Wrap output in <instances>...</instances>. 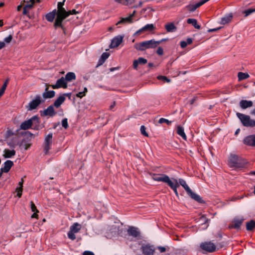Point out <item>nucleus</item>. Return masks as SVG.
<instances>
[{
	"mask_svg": "<svg viewBox=\"0 0 255 255\" xmlns=\"http://www.w3.org/2000/svg\"><path fill=\"white\" fill-rule=\"evenodd\" d=\"M232 17L233 16L232 14H229L225 16L224 17L221 18V23L222 24H225L226 23H228L231 20Z\"/></svg>",
	"mask_w": 255,
	"mask_h": 255,
	"instance_id": "32",
	"label": "nucleus"
},
{
	"mask_svg": "<svg viewBox=\"0 0 255 255\" xmlns=\"http://www.w3.org/2000/svg\"><path fill=\"white\" fill-rule=\"evenodd\" d=\"M62 127L66 129L68 127V120L67 119L65 118L62 120Z\"/></svg>",
	"mask_w": 255,
	"mask_h": 255,
	"instance_id": "43",
	"label": "nucleus"
},
{
	"mask_svg": "<svg viewBox=\"0 0 255 255\" xmlns=\"http://www.w3.org/2000/svg\"><path fill=\"white\" fill-rule=\"evenodd\" d=\"M39 1V0H29L24 7L29 10L32 7L33 5L35 2Z\"/></svg>",
	"mask_w": 255,
	"mask_h": 255,
	"instance_id": "35",
	"label": "nucleus"
},
{
	"mask_svg": "<svg viewBox=\"0 0 255 255\" xmlns=\"http://www.w3.org/2000/svg\"><path fill=\"white\" fill-rule=\"evenodd\" d=\"M55 13H56V10H54L53 11L50 12L48 13H47L46 15V19L50 22L53 21L54 20L55 16Z\"/></svg>",
	"mask_w": 255,
	"mask_h": 255,
	"instance_id": "29",
	"label": "nucleus"
},
{
	"mask_svg": "<svg viewBox=\"0 0 255 255\" xmlns=\"http://www.w3.org/2000/svg\"><path fill=\"white\" fill-rule=\"evenodd\" d=\"M51 144H52L44 143V152L45 154H47L48 153L49 150L51 148Z\"/></svg>",
	"mask_w": 255,
	"mask_h": 255,
	"instance_id": "40",
	"label": "nucleus"
},
{
	"mask_svg": "<svg viewBox=\"0 0 255 255\" xmlns=\"http://www.w3.org/2000/svg\"><path fill=\"white\" fill-rule=\"evenodd\" d=\"M157 249L161 253H164L166 251V248L164 247L159 246L157 247Z\"/></svg>",
	"mask_w": 255,
	"mask_h": 255,
	"instance_id": "54",
	"label": "nucleus"
},
{
	"mask_svg": "<svg viewBox=\"0 0 255 255\" xmlns=\"http://www.w3.org/2000/svg\"><path fill=\"white\" fill-rule=\"evenodd\" d=\"M5 46L4 42L0 41V49H2Z\"/></svg>",
	"mask_w": 255,
	"mask_h": 255,
	"instance_id": "62",
	"label": "nucleus"
},
{
	"mask_svg": "<svg viewBox=\"0 0 255 255\" xmlns=\"http://www.w3.org/2000/svg\"><path fill=\"white\" fill-rule=\"evenodd\" d=\"M13 165V162L11 160H7L4 162L3 166L1 168L0 170L2 172L7 173L9 171Z\"/></svg>",
	"mask_w": 255,
	"mask_h": 255,
	"instance_id": "17",
	"label": "nucleus"
},
{
	"mask_svg": "<svg viewBox=\"0 0 255 255\" xmlns=\"http://www.w3.org/2000/svg\"><path fill=\"white\" fill-rule=\"evenodd\" d=\"M200 247L202 250L208 253H213L216 250V245L211 241L202 243Z\"/></svg>",
	"mask_w": 255,
	"mask_h": 255,
	"instance_id": "9",
	"label": "nucleus"
},
{
	"mask_svg": "<svg viewBox=\"0 0 255 255\" xmlns=\"http://www.w3.org/2000/svg\"><path fill=\"white\" fill-rule=\"evenodd\" d=\"M55 92L53 90L48 91V88L45 89V91L43 93L42 97L44 99L52 98L55 96Z\"/></svg>",
	"mask_w": 255,
	"mask_h": 255,
	"instance_id": "20",
	"label": "nucleus"
},
{
	"mask_svg": "<svg viewBox=\"0 0 255 255\" xmlns=\"http://www.w3.org/2000/svg\"><path fill=\"white\" fill-rule=\"evenodd\" d=\"M144 32H145V31L143 29V28L142 27L140 29H139V30H138L137 31H136L133 34V36L139 35L140 34L144 33Z\"/></svg>",
	"mask_w": 255,
	"mask_h": 255,
	"instance_id": "45",
	"label": "nucleus"
},
{
	"mask_svg": "<svg viewBox=\"0 0 255 255\" xmlns=\"http://www.w3.org/2000/svg\"><path fill=\"white\" fill-rule=\"evenodd\" d=\"M16 191H17V196L19 198H20L21 196V195H22V188H21V187L17 188Z\"/></svg>",
	"mask_w": 255,
	"mask_h": 255,
	"instance_id": "49",
	"label": "nucleus"
},
{
	"mask_svg": "<svg viewBox=\"0 0 255 255\" xmlns=\"http://www.w3.org/2000/svg\"><path fill=\"white\" fill-rule=\"evenodd\" d=\"M221 28V27H218V28H212V29H209L208 31V32H215V31H218L219 30H220V29Z\"/></svg>",
	"mask_w": 255,
	"mask_h": 255,
	"instance_id": "55",
	"label": "nucleus"
},
{
	"mask_svg": "<svg viewBox=\"0 0 255 255\" xmlns=\"http://www.w3.org/2000/svg\"><path fill=\"white\" fill-rule=\"evenodd\" d=\"M244 143L249 146H255V134L250 135L245 138Z\"/></svg>",
	"mask_w": 255,
	"mask_h": 255,
	"instance_id": "18",
	"label": "nucleus"
},
{
	"mask_svg": "<svg viewBox=\"0 0 255 255\" xmlns=\"http://www.w3.org/2000/svg\"><path fill=\"white\" fill-rule=\"evenodd\" d=\"M65 0L62 2L58 3V11L56 18L55 21V26H61L63 20L69 16L68 13L67 12L65 8L63 7L64 4Z\"/></svg>",
	"mask_w": 255,
	"mask_h": 255,
	"instance_id": "4",
	"label": "nucleus"
},
{
	"mask_svg": "<svg viewBox=\"0 0 255 255\" xmlns=\"http://www.w3.org/2000/svg\"><path fill=\"white\" fill-rule=\"evenodd\" d=\"M52 133H48L45 137L44 143L52 144Z\"/></svg>",
	"mask_w": 255,
	"mask_h": 255,
	"instance_id": "36",
	"label": "nucleus"
},
{
	"mask_svg": "<svg viewBox=\"0 0 255 255\" xmlns=\"http://www.w3.org/2000/svg\"><path fill=\"white\" fill-rule=\"evenodd\" d=\"M116 105V102H114L110 106V110H113Z\"/></svg>",
	"mask_w": 255,
	"mask_h": 255,
	"instance_id": "63",
	"label": "nucleus"
},
{
	"mask_svg": "<svg viewBox=\"0 0 255 255\" xmlns=\"http://www.w3.org/2000/svg\"><path fill=\"white\" fill-rule=\"evenodd\" d=\"M67 12L68 13L69 15L70 14H76V13H78V12L76 11L75 9H73L72 11L70 10L69 11H67Z\"/></svg>",
	"mask_w": 255,
	"mask_h": 255,
	"instance_id": "59",
	"label": "nucleus"
},
{
	"mask_svg": "<svg viewBox=\"0 0 255 255\" xmlns=\"http://www.w3.org/2000/svg\"><path fill=\"white\" fill-rule=\"evenodd\" d=\"M187 46V43H186L185 41H181L180 42V46L182 48H185Z\"/></svg>",
	"mask_w": 255,
	"mask_h": 255,
	"instance_id": "53",
	"label": "nucleus"
},
{
	"mask_svg": "<svg viewBox=\"0 0 255 255\" xmlns=\"http://www.w3.org/2000/svg\"><path fill=\"white\" fill-rule=\"evenodd\" d=\"M30 207H31V211L33 212H38V211L37 210L35 205L32 202H30Z\"/></svg>",
	"mask_w": 255,
	"mask_h": 255,
	"instance_id": "47",
	"label": "nucleus"
},
{
	"mask_svg": "<svg viewBox=\"0 0 255 255\" xmlns=\"http://www.w3.org/2000/svg\"><path fill=\"white\" fill-rule=\"evenodd\" d=\"M157 79L163 81L164 82L169 83L171 81L170 79L165 76H159L157 77Z\"/></svg>",
	"mask_w": 255,
	"mask_h": 255,
	"instance_id": "39",
	"label": "nucleus"
},
{
	"mask_svg": "<svg viewBox=\"0 0 255 255\" xmlns=\"http://www.w3.org/2000/svg\"><path fill=\"white\" fill-rule=\"evenodd\" d=\"M158 123L161 124L166 123L167 125H170L172 123V122L168 120L167 119L162 118L159 120Z\"/></svg>",
	"mask_w": 255,
	"mask_h": 255,
	"instance_id": "41",
	"label": "nucleus"
},
{
	"mask_svg": "<svg viewBox=\"0 0 255 255\" xmlns=\"http://www.w3.org/2000/svg\"><path fill=\"white\" fill-rule=\"evenodd\" d=\"M142 28L145 32H150L155 29V27L153 24H147L144 26L142 27Z\"/></svg>",
	"mask_w": 255,
	"mask_h": 255,
	"instance_id": "33",
	"label": "nucleus"
},
{
	"mask_svg": "<svg viewBox=\"0 0 255 255\" xmlns=\"http://www.w3.org/2000/svg\"><path fill=\"white\" fill-rule=\"evenodd\" d=\"M140 132H141L142 134H143V135H144L145 136H148V133L145 131L146 128H145V127L144 126H141L140 127Z\"/></svg>",
	"mask_w": 255,
	"mask_h": 255,
	"instance_id": "44",
	"label": "nucleus"
},
{
	"mask_svg": "<svg viewBox=\"0 0 255 255\" xmlns=\"http://www.w3.org/2000/svg\"><path fill=\"white\" fill-rule=\"evenodd\" d=\"M253 103L251 101H247L245 100H242L240 102V106L243 109H246L248 108L252 107Z\"/></svg>",
	"mask_w": 255,
	"mask_h": 255,
	"instance_id": "19",
	"label": "nucleus"
},
{
	"mask_svg": "<svg viewBox=\"0 0 255 255\" xmlns=\"http://www.w3.org/2000/svg\"><path fill=\"white\" fill-rule=\"evenodd\" d=\"M44 102V100L42 99L40 95L35 96L34 99L30 101L28 105L26 106L27 111H32L36 109L37 107Z\"/></svg>",
	"mask_w": 255,
	"mask_h": 255,
	"instance_id": "8",
	"label": "nucleus"
},
{
	"mask_svg": "<svg viewBox=\"0 0 255 255\" xmlns=\"http://www.w3.org/2000/svg\"><path fill=\"white\" fill-rule=\"evenodd\" d=\"M136 60L138 62V64L141 65L145 64L147 62V60L142 57H139L137 59H136Z\"/></svg>",
	"mask_w": 255,
	"mask_h": 255,
	"instance_id": "42",
	"label": "nucleus"
},
{
	"mask_svg": "<svg viewBox=\"0 0 255 255\" xmlns=\"http://www.w3.org/2000/svg\"><path fill=\"white\" fill-rule=\"evenodd\" d=\"M110 54L109 53L104 52L99 60L98 66L102 65L105 62L106 60L108 58Z\"/></svg>",
	"mask_w": 255,
	"mask_h": 255,
	"instance_id": "24",
	"label": "nucleus"
},
{
	"mask_svg": "<svg viewBox=\"0 0 255 255\" xmlns=\"http://www.w3.org/2000/svg\"><path fill=\"white\" fill-rule=\"evenodd\" d=\"M255 227V221L253 220L247 222L246 224V229L247 231H252Z\"/></svg>",
	"mask_w": 255,
	"mask_h": 255,
	"instance_id": "31",
	"label": "nucleus"
},
{
	"mask_svg": "<svg viewBox=\"0 0 255 255\" xmlns=\"http://www.w3.org/2000/svg\"><path fill=\"white\" fill-rule=\"evenodd\" d=\"M39 123V118L37 116H34L30 119L22 122L20 128L21 129L26 130L31 128L32 125H37Z\"/></svg>",
	"mask_w": 255,
	"mask_h": 255,
	"instance_id": "7",
	"label": "nucleus"
},
{
	"mask_svg": "<svg viewBox=\"0 0 255 255\" xmlns=\"http://www.w3.org/2000/svg\"><path fill=\"white\" fill-rule=\"evenodd\" d=\"M250 114L252 115H254L255 116V109L252 110L251 112H250Z\"/></svg>",
	"mask_w": 255,
	"mask_h": 255,
	"instance_id": "64",
	"label": "nucleus"
},
{
	"mask_svg": "<svg viewBox=\"0 0 255 255\" xmlns=\"http://www.w3.org/2000/svg\"><path fill=\"white\" fill-rule=\"evenodd\" d=\"M176 132L179 135L181 136L183 139H187V136L184 132V128L182 127L178 126L177 127Z\"/></svg>",
	"mask_w": 255,
	"mask_h": 255,
	"instance_id": "22",
	"label": "nucleus"
},
{
	"mask_svg": "<svg viewBox=\"0 0 255 255\" xmlns=\"http://www.w3.org/2000/svg\"><path fill=\"white\" fill-rule=\"evenodd\" d=\"M254 12H255V8H249L245 10L243 13L245 14V16L247 17Z\"/></svg>",
	"mask_w": 255,
	"mask_h": 255,
	"instance_id": "38",
	"label": "nucleus"
},
{
	"mask_svg": "<svg viewBox=\"0 0 255 255\" xmlns=\"http://www.w3.org/2000/svg\"><path fill=\"white\" fill-rule=\"evenodd\" d=\"M140 250L144 255H153L155 251V248L153 245L147 244L143 245L141 247Z\"/></svg>",
	"mask_w": 255,
	"mask_h": 255,
	"instance_id": "10",
	"label": "nucleus"
},
{
	"mask_svg": "<svg viewBox=\"0 0 255 255\" xmlns=\"http://www.w3.org/2000/svg\"><path fill=\"white\" fill-rule=\"evenodd\" d=\"M12 38V36L11 35H9L7 37L4 38L3 41L5 43H9Z\"/></svg>",
	"mask_w": 255,
	"mask_h": 255,
	"instance_id": "46",
	"label": "nucleus"
},
{
	"mask_svg": "<svg viewBox=\"0 0 255 255\" xmlns=\"http://www.w3.org/2000/svg\"><path fill=\"white\" fill-rule=\"evenodd\" d=\"M151 178L156 181L163 182L166 183L170 188H175L177 189L180 184H179V179L172 178L171 179L169 177L164 174L150 173Z\"/></svg>",
	"mask_w": 255,
	"mask_h": 255,
	"instance_id": "1",
	"label": "nucleus"
},
{
	"mask_svg": "<svg viewBox=\"0 0 255 255\" xmlns=\"http://www.w3.org/2000/svg\"><path fill=\"white\" fill-rule=\"evenodd\" d=\"M236 116L244 127L247 128L255 127V120L252 119L250 116L238 112L236 113Z\"/></svg>",
	"mask_w": 255,
	"mask_h": 255,
	"instance_id": "6",
	"label": "nucleus"
},
{
	"mask_svg": "<svg viewBox=\"0 0 255 255\" xmlns=\"http://www.w3.org/2000/svg\"><path fill=\"white\" fill-rule=\"evenodd\" d=\"M159 44V42H155L154 39L144 41L134 44V48L139 51H144L149 48H154Z\"/></svg>",
	"mask_w": 255,
	"mask_h": 255,
	"instance_id": "5",
	"label": "nucleus"
},
{
	"mask_svg": "<svg viewBox=\"0 0 255 255\" xmlns=\"http://www.w3.org/2000/svg\"><path fill=\"white\" fill-rule=\"evenodd\" d=\"M192 39L191 38H188L187 39L186 41H185L187 44H191L192 43Z\"/></svg>",
	"mask_w": 255,
	"mask_h": 255,
	"instance_id": "58",
	"label": "nucleus"
},
{
	"mask_svg": "<svg viewBox=\"0 0 255 255\" xmlns=\"http://www.w3.org/2000/svg\"><path fill=\"white\" fill-rule=\"evenodd\" d=\"M115 1L124 5H128L132 4L135 0H115Z\"/></svg>",
	"mask_w": 255,
	"mask_h": 255,
	"instance_id": "30",
	"label": "nucleus"
},
{
	"mask_svg": "<svg viewBox=\"0 0 255 255\" xmlns=\"http://www.w3.org/2000/svg\"><path fill=\"white\" fill-rule=\"evenodd\" d=\"M53 89H58L60 88H66L67 87V83L64 77H62L58 79L54 85H51Z\"/></svg>",
	"mask_w": 255,
	"mask_h": 255,
	"instance_id": "13",
	"label": "nucleus"
},
{
	"mask_svg": "<svg viewBox=\"0 0 255 255\" xmlns=\"http://www.w3.org/2000/svg\"><path fill=\"white\" fill-rule=\"evenodd\" d=\"M128 235L132 236L133 238L139 239L140 233L138 231V228L134 227H129L127 230Z\"/></svg>",
	"mask_w": 255,
	"mask_h": 255,
	"instance_id": "15",
	"label": "nucleus"
},
{
	"mask_svg": "<svg viewBox=\"0 0 255 255\" xmlns=\"http://www.w3.org/2000/svg\"><path fill=\"white\" fill-rule=\"evenodd\" d=\"M247 161L242 157L235 154H231L228 160V165L230 167L236 169L244 168Z\"/></svg>",
	"mask_w": 255,
	"mask_h": 255,
	"instance_id": "2",
	"label": "nucleus"
},
{
	"mask_svg": "<svg viewBox=\"0 0 255 255\" xmlns=\"http://www.w3.org/2000/svg\"><path fill=\"white\" fill-rule=\"evenodd\" d=\"M66 82H70L73 80L75 79L76 76L74 73L73 72H68L66 74L65 77H64Z\"/></svg>",
	"mask_w": 255,
	"mask_h": 255,
	"instance_id": "28",
	"label": "nucleus"
},
{
	"mask_svg": "<svg viewBox=\"0 0 255 255\" xmlns=\"http://www.w3.org/2000/svg\"><path fill=\"white\" fill-rule=\"evenodd\" d=\"M8 82V79H6L5 81L4 82V84H3L2 87L1 88L0 90V97L3 94L6 88L7 87V83Z\"/></svg>",
	"mask_w": 255,
	"mask_h": 255,
	"instance_id": "37",
	"label": "nucleus"
},
{
	"mask_svg": "<svg viewBox=\"0 0 255 255\" xmlns=\"http://www.w3.org/2000/svg\"><path fill=\"white\" fill-rule=\"evenodd\" d=\"M87 92V89L86 88H84V90L83 92H81V99L82 97L85 96V93Z\"/></svg>",
	"mask_w": 255,
	"mask_h": 255,
	"instance_id": "60",
	"label": "nucleus"
},
{
	"mask_svg": "<svg viewBox=\"0 0 255 255\" xmlns=\"http://www.w3.org/2000/svg\"><path fill=\"white\" fill-rule=\"evenodd\" d=\"M244 220V219L243 218L240 219L238 217H236L233 219L231 224L229 225V228L230 229L239 230Z\"/></svg>",
	"mask_w": 255,
	"mask_h": 255,
	"instance_id": "12",
	"label": "nucleus"
},
{
	"mask_svg": "<svg viewBox=\"0 0 255 255\" xmlns=\"http://www.w3.org/2000/svg\"><path fill=\"white\" fill-rule=\"evenodd\" d=\"M132 22V19L131 18V16H128L125 18H122L121 20L118 21L116 25L120 24H125L126 23H131Z\"/></svg>",
	"mask_w": 255,
	"mask_h": 255,
	"instance_id": "27",
	"label": "nucleus"
},
{
	"mask_svg": "<svg viewBox=\"0 0 255 255\" xmlns=\"http://www.w3.org/2000/svg\"><path fill=\"white\" fill-rule=\"evenodd\" d=\"M165 28L168 32H174L176 30V27L173 23H169L165 25Z\"/></svg>",
	"mask_w": 255,
	"mask_h": 255,
	"instance_id": "25",
	"label": "nucleus"
},
{
	"mask_svg": "<svg viewBox=\"0 0 255 255\" xmlns=\"http://www.w3.org/2000/svg\"><path fill=\"white\" fill-rule=\"evenodd\" d=\"M79 224L78 223H74L70 228V231L68 232L67 235L69 239L74 240L76 239L75 235V233H77L80 230Z\"/></svg>",
	"mask_w": 255,
	"mask_h": 255,
	"instance_id": "11",
	"label": "nucleus"
},
{
	"mask_svg": "<svg viewBox=\"0 0 255 255\" xmlns=\"http://www.w3.org/2000/svg\"><path fill=\"white\" fill-rule=\"evenodd\" d=\"M187 22L188 24H192L195 28L200 29L201 26L197 24V21L194 18H188L187 20Z\"/></svg>",
	"mask_w": 255,
	"mask_h": 255,
	"instance_id": "26",
	"label": "nucleus"
},
{
	"mask_svg": "<svg viewBox=\"0 0 255 255\" xmlns=\"http://www.w3.org/2000/svg\"><path fill=\"white\" fill-rule=\"evenodd\" d=\"M65 100V97L64 95L60 96L54 102L53 106H55L56 108H58L64 102Z\"/></svg>",
	"mask_w": 255,
	"mask_h": 255,
	"instance_id": "21",
	"label": "nucleus"
},
{
	"mask_svg": "<svg viewBox=\"0 0 255 255\" xmlns=\"http://www.w3.org/2000/svg\"><path fill=\"white\" fill-rule=\"evenodd\" d=\"M156 53L159 55H162L163 54V50L162 48L161 47H158L157 49Z\"/></svg>",
	"mask_w": 255,
	"mask_h": 255,
	"instance_id": "48",
	"label": "nucleus"
},
{
	"mask_svg": "<svg viewBox=\"0 0 255 255\" xmlns=\"http://www.w3.org/2000/svg\"><path fill=\"white\" fill-rule=\"evenodd\" d=\"M249 77V75L246 73L240 72L238 74V77L239 81L246 79L248 78Z\"/></svg>",
	"mask_w": 255,
	"mask_h": 255,
	"instance_id": "34",
	"label": "nucleus"
},
{
	"mask_svg": "<svg viewBox=\"0 0 255 255\" xmlns=\"http://www.w3.org/2000/svg\"><path fill=\"white\" fill-rule=\"evenodd\" d=\"M28 12V9L25 8L24 7L23 9V14H26Z\"/></svg>",
	"mask_w": 255,
	"mask_h": 255,
	"instance_id": "61",
	"label": "nucleus"
},
{
	"mask_svg": "<svg viewBox=\"0 0 255 255\" xmlns=\"http://www.w3.org/2000/svg\"><path fill=\"white\" fill-rule=\"evenodd\" d=\"M83 255H95V254L93 252L86 251L83 253Z\"/></svg>",
	"mask_w": 255,
	"mask_h": 255,
	"instance_id": "50",
	"label": "nucleus"
},
{
	"mask_svg": "<svg viewBox=\"0 0 255 255\" xmlns=\"http://www.w3.org/2000/svg\"><path fill=\"white\" fill-rule=\"evenodd\" d=\"M124 37L121 35H118L115 37H114L111 41L110 44V48H113L117 47L120 45V44L123 41Z\"/></svg>",
	"mask_w": 255,
	"mask_h": 255,
	"instance_id": "16",
	"label": "nucleus"
},
{
	"mask_svg": "<svg viewBox=\"0 0 255 255\" xmlns=\"http://www.w3.org/2000/svg\"><path fill=\"white\" fill-rule=\"evenodd\" d=\"M179 184L182 186L187 192V195L193 200L200 204L205 203V201L199 195L193 192L190 188L188 186L186 181L182 179L179 178Z\"/></svg>",
	"mask_w": 255,
	"mask_h": 255,
	"instance_id": "3",
	"label": "nucleus"
},
{
	"mask_svg": "<svg viewBox=\"0 0 255 255\" xmlns=\"http://www.w3.org/2000/svg\"><path fill=\"white\" fill-rule=\"evenodd\" d=\"M139 64H138V62L136 60H135L133 61V68L135 69V70H137V67H138V65Z\"/></svg>",
	"mask_w": 255,
	"mask_h": 255,
	"instance_id": "52",
	"label": "nucleus"
},
{
	"mask_svg": "<svg viewBox=\"0 0 255 255\" xmlns=\"http://www.w3.org/2000/svg\"><path fill=\"white\" fill-rule=\"evenodd\" d=\"M41 116H47L53 117L56 114V112H55L54 109V106L53 105L49 106L44 111H40Z\"/></svg>",
	"mask_w": 255,
	"mask_h": 255,
	"instance_id": "14",
	"label": "nucleus"
},
{
	"mask_svg": "<svg viewBox=\"0 0 255 255\" xmlns=\"http://www.w3.org/2000/svg\"><path fill=\"white\" fill-rule=\"evenodd\" d=\"M3 156L5 158H11L15 154L14 150H9L7 149H5L3 151Z\"/></svg>",
	"mask_w": 255,
	"mask_h": 255,
	"instance_id": "23",
	"label": "nucleus"
},
{
	"mask_svg": "<svg viewBox=\"0 0 255 255\" xmlns=\"http://www.w3.org/2000/svg\"><path fill=\"white\" fill-rule=\"evenodd\" d=\"M200 220L203 222V223L205 224L207 223L208 221V219L205 217V215H202L201 217L200 218Z\"/></svg>",
	"mask_w": 255,
	"mask_h": 255,
	"instance_id": "51",
	"label": "nucleus"
},
{
	"mask_svg": "<svg viewBox=\"0 0 255 255\" xmlns=\"http://www.w3.org/2000/svg\"><path fill=\"white\" fill-rule=\"evenodd\" d=\"M172 190H173V191H174L175 195L176 197H179V194H178V192L177 191V189L175 188H170Z\"/></svg>",
	"mask_w": 255,
	"mask_h": 255,
	"instance_id": "57",
	"label": "nucleus"
},
{
	"mask_svg": "<svg viewBox=\"0 0 255 255\" xmlns=\"http://www.w3.org/2000/svg\"><path fill=\"white\" fill-rule=\"evenodd\" d=\"M244 198L243 196H238L236 197L233 198L232 200L233 201H236L237 200L242 199Z\"/></svg>",
	"mask_w": 255,
	"mask_h": 255,
	"instance_id": "56",
	"label": "nucleus"
}]
</instances>
